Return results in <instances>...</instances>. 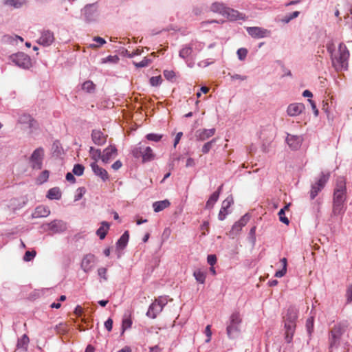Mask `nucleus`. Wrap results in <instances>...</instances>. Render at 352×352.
<instances>
[{"instance_id": "f257e3e1", "label": "nucleus", "mask_w": 352, "mask_h": 352, "mask_svg": "<svg viewBox=\"0 0 352 352\" xmlns=\"http://www.w3.org/2000/svg\"><path fill=\"white\" fill-rule=\"evenodd\" d=\"M346 331V326L342 324H338L331 329L329 335V348L330 352L338 349L339 347L343 349V352H349L350 344L344 338Z\"/></svg>"}, {"instance_id": "f03ea898", "label": "nucleus", "mask_w": 352, "mask_h": 352, "mask_svg": "<svg viewBox=\"0 0 352 352\" xmlns=\"http://www.w3.org/2000/svg\"><path fill=\"white\" fill-rule=\"evenodd\" d=\"M346 199L345 179L339 177L336 179L333 197V213L339 215L343 212L344 204Z\"/></svg>"}, {"instance_id": "7ed1b4c3", "label": "nucleus", "mask_w": 352, "mask_h": 352, "mask_svg": "<svg viewBox=\"0 0 352 352\" xmlns=\"http://www.w3.org/2000/svg\"><path fill=\"white\" fill-rule=\"evenodd\" d=\"M297 318V309L293 307L288 308L286 314L283 317L285 339L287 343L292 341L296 331Z\"/></svg>"}, {"instance_id": "20e7f679", "label": "nucleus", "mask_w": 352, "mask_h": 352, "mask_svg": "<svg viewBox=\"0 0 352 352\" xmlns=\"http://www.w3.org/2000/svg\"><path fill=\"white\" fill-rule=\"evenodd\" d=\"M349 57V52L347 47L343 45L340 44L338 51L331 55V60L333 66L336 70L346 69L348 66V58Z\"/></svg>"}, {"instance_id": "39448f33", "label": "nucleus", "mask_w": 352, "mask_h": 352, "mask_svg": "<svg viewBox=\"0 0 352 352\" xmlns=\"http://www.w3.org/2000/svg\"><path fill=\"white\" fill-rule=\"evenodd\" d=\"M330 177V174L329 173H322L319 176L317 182L312 184L311 189L310 190V198L314 199L322 190V189L324 187L326 183L328 182Z\"/></svg>"}, {"instance_id": "423d86ee", "label": "nucleus", "mask_w": 352, "mask_h": 352, "mask_svg": "<svg viewBox=\"0 0 352 352\" xmlns=\"http://www.w3.org/2000/svg\"><path fill=\"white\" fill-rule=\"evenodd\" d=\"M10 60L16 65L23 69H28L32 65L30 56L23 52H19L10 56Z\"/></svg>"}, {"instance_id": "0eeeda50", "label": "nucleus", "mask_w": 352, "mask_h": 352, "mask_svg": "<svg viewBox=\"0 0 352 352\" xmlns=\"http://www.w3.org/2000/svg\"><path fill=\"white\" fill-rule=\"evenodd\" d=\"M44 157V150L40 147L34 151L30 158V163L33 169L40 170L42 168Z\"/></svg>"}, {"instance_id": "6e6552de", "label": "nucleus", "mask_w": 352, "mask_h": 352, "mask_svg": "<svg viewBox=\"0 0 352 352\" xmlns=\"http://www.w3.org/2000/svg\"><path fill=\"white\" fill-rule=\"evenodd\" d=\"M133 155L135 157H142L143 162L151 161L154 159V154L151 147L142 148L141 146L133 150Z\"/></svg>"}, {"instance_id": "1a4fd4ad", "label": "nucleus", "mask_w": 352, "mask_h": 352, "mask_svg": "<svg viewBox=\"0 0 352 352\" xmlns=\"http://www.w3.org/2000/svg\"><path fill=\"white\" fill-rule=\"evenodd\" d=\"M164 303L161 300L156 299L148 307L146 315L148 317L151 318H155L157 315L160 313L162 309Z\"/></svg>"}, {"instance_id": "9d476101", "label": "nucleus", "mask_w": 352, "mask_h": 352, "mask_svg": "<svg viewBox=\"0 0 352 352\" xmlns=\"http://www.w3.org/2000/svg\"><path fill=\"white\" fill-rule=\"evenodd\" d=\"M95 263H96V256L94 254H86L82 260L81 265H80L81 268L82 269V270L85 272L87 273L93 269V267L95 265Z\"/></svg>"}, {"instance_id": "9b49d317", "label": "nucleus", "mask_w": 352, "mask_h": 352, "mask_svg": "<svg viewBox=\"0 0 352 352\" xmlns=\"http://www.w3.org/2000/svg\"><path fill=\"white\" fill-rule=\"evenodd\" d=\"M248 33L253 38H261L268 36L270 31L260 27H249L247 28Z\"/></svg>"}, {"instance_id": "f8f14e48", "label": "nucleus", "mask_w": 352, "mask_h": 352, "mask_svg": "<svg viewBox=\"0 0 352 352\" xmlns=\"http://www.w3.org/2000/svg\"><path fill=\"white\" fill-rule=\"evenodd\" d=\"M117 155L118 151L116 147L114 145H110L103 151L101 160L104 163L107 164L109 160L115 158Z\"/></svg>"}, {"instance_id": "ddd939ff", "label": "nucleus", "mask_w": 352, "mask_h": 352, "mask_svg": "<svg viewBox=\"0 0 352 352\" xmlns=\"http://www.w3.org/2000/svg\"><path fill=\"white\" fill-rule=\"evenodd\" d=\"M250 217L248 214L243 215L232 228L231 233L237 234L250 221Z\"/></svg>"}, {"instance_id": "4468645a", "label": "nucleus", "mask_w": 352, "mask_h": 352, "mask_svg": "<svg viewBox=\"0 0 352 352\" xmlns=\"http://www.w3.org/2000/svg\"><path fill=\"white\" fill-rule=\"evenodd\" d=\"M54 41L53 32L50 30H44L38 40V43L44 46L50 45Z\"/></svg>"}, {"instance_id": "2eb2a0df", "label": "nucleus", "mask_w": 352, "mask_h": 352, "mask_svg": "<svg viewBox=\"0 0 352 352\" xmlns=\"http://www.w3.org/2000/svg\"><path fill=\"white\" fill-rule=\"evenodd\" d=\"M305 109V105L302 103H292L288 106L287 112L289 116H297L300 115Z\"/></svg>"}, {"instance_id": "dca6fc26", "label": "nucleus", "mask_w": 352, "mask_h": 352, "mask_svg": "<svg viewBox=\"0 0 352 352\" xmlns=\"http://www.w3.org/2000/svg\"><path fill=\"white\" fill-rule=\"evenodd\" d=\"M286 141L292 149L296 150L300 146L302 138L301 136L288 134Z\"/></svg>"}, {"instance_id": "f3484780", "label": "nucleus", "mask_w": 352, "mask_h": 352, "mask_svg": "<svg viewBox=\"0 0 352 352\" xmlns=\"http://www.w3.org/2000/svg\"><path fill=\"white\" fill-rule=\"evenodd\" d=\"M91 139L94 144L101 146L105 144L107 135H104L100 130L94 129L91 133Z\"/></svg>"}, {"instance_id": "a211bd4d", "label": "nucleus", "mask_w": 352, "mask_h": 352, "mask_svg": "<svg viewBox=\"0 0 352 352\" xmlns=\"http://www.w3.org/2000/svg\"><path fill=\"white\" fill-rule=\"evenodd\" d=\"M224 16H226L227 18L231 21L245 20L246 19L244 14L230 8H227V10Z\"/></svg>"}, {"instance_id": "6ab92c4d", "label": "nucleus", "mask_w": 352, "mask_h": 352, "mask_svg": "<svg viewBox=\"0 0 352 352\" xmlns=\"http://www.w3.org/2000/svg\"><path fill=\"white\" fill-rule=\"evenodd\" d=\"M90 166L94 173L97 176L100 177L103 181L109 179L107 171L102 167H100L96 162H92Z\"/></svg>"}, {"instance_id": "aec40b11", "label": "nucleus", "mask_w": 352, "mask_h": 352, "mask_svg": "<svg viewBox=\"0 0 352 352\" xmlns=\"http://www.w3.org/2000/svg\"><path fill=\"white\" fill-rule=\"evenodd\" d=\"M97 8L94 4L87 5L84 8V14L88 21H92L96 19Z\"/></svg>"}, {"instance_id": "412c9836", "label": "nucleus", "mask_w": 352, "mask_h": 352, "mask_svg": "<svg viewBox=\"0 0 352 352\" xmlns=\"http://www.w3.org/2000/svg\"><path fill=\"white\" fill-rule=\"evenodd\" d=\"M50 214V210L47 206H38L32 213L33 218L46 217Z\"/></svg>"}, {"instance_id": "4be33fe9", "label": "nucleus", "mask_w": 352, "mask_h": 352, "mask_svg": "<svg viewBox=\"0 0 352 352\" xmlns=\"http://www.w3.org/2000/svg\"><path fill=\"white\" fill-rule=\"evenodd\" d=\"M215 129H202L197 131V138L199 140L204 141L209 138L213 136L215 133Z\"/></svg>"}, {"instance_id": "5701e85b", "label": "nucleus", "mask_w": 352, "mask_h": 352, "mask_svg": "<svg viewBox=\"0 0 352 352\" xmlns=\"http://www.w3.org/2000/svg\"><path fill=\"white\" fill-rule=\"evenodd\" d=\"M19 122L21 124H28L30 129L36 128L37 126L36 121L28 114L21 116L19 119Z\"/></svg>"}, {"instance_id": "b1692460", "label": "nucleus", "mask_w": 352, "mask_h": 352, "mask_svg": "<svg viewBox=\"0 0 352 352\" xmlns=\"http://www.w3.org/2000/svg\"><path fill=\"white\" fill-rule=\"evenodd\" d=\"M221 187L222 186H221L218 190L213 192L209 199L207 201L206 204V208L207 209H211L213 208L214 204L217 202V201L219 199V194H220V190L221 189Z\"/></svg>"}, {"instance_id": "393cba45", "label": "nucleus", "mask_w": 352, "mask_h": 352, "mask_svg": "<svg viewBox=\"0 0 352 352\" xmlns=\"http://www.w3.org/2000/svg\"><path fill=\"white\" fill-rule=\"evenodd\" d=\"M241 318L239 312L233 313L230 316V324L227 327V331L230 332L233 325H239L241 323Z\"/></svg>"}, {"instance_id": "a878e982", "label": "nucleus", "mask_w": 352, "mask_h": 352, "mask_svg": "<svg viewBox=\"0 0 352 352\" xmlns=\"http://www.w3.org/2000/svg\"><path fill=\"white\" fill-rule=\"evenodd\" d=\"M170 206L168 200L155 201L153 204V208L155 212H160Z\"/></svg>"}, {"instance_id": "bb28decb", "label": "nucleus", "mask_w": 352, "mask_h": 352, "mask_svg": "<svg viewBox=\"0 0 352 352\" xmlns=\"http://www.w3.org/2000/svg\"><path fill=\"white\" fill-rule=\"evenodd\" d=\"M210 9L212 12H218L224 16L227 10V7L222 3L215 2L212 4Z\"/></svg>"}, {"instance_id": "cd10ccee", "label": "nucleus", "mask_w": 352, "mask_h": 352, "mask_svg": "<svg viewBox=\"0 0 352 352\" xmlns=\"http://www.w3.org/2000/svg\"><path fill=\"white\" fill-rule=\"evenodd\" d=\"M109 228V224L107 222H102L101 226L96 231V234L100 237V239H103L105 238Z\"/></svg>"}, {"instance_id": "c85d7f7f", "label": "nucleus", "mask_w": 352, "mask_h": 352, "mask_svg": "<svg viewBox=\"0 0 352 352\" xmlns=\"http://www.w3.org/2000/svg\"><path fill=\"white\" fill-rule=\"evenodd\" d=\"M193 276L198 283L204 284L206 278V272L201 269H198L194 271Z\"/></svg>"}, {"instance_id": "c756f323", "label": "nucleus", "mask_w": 352, "mask_h": 352, "mask_svg": "<svg viewBox=\"0 0 352 352\" xmlns=\"http://www.w3.org/2000/svg\"><path fill=\"white\" fill-rule=\"evenodd\" d=\"M47 197L50 199H60L61 197V192L58 188H50L47 195Z\"/></svg>"}, {"instance_id": "7c9ffc66", "label": "nucleus", "mask_w": 352, "mask_h": 352, "mask_svg": "<svg viewBox=\"0 0 352 352\" xmlns=\"http://www.w3.org/2000/svg\"><path fill=\"white\" fill-rule=\"evenodd\" d=\"M129 239V234L128 231H126L118 239L117 242V245L121 248L123 249L126 245Z\"/></svg>"}, {"instance_id": "2f4dec72", "label": "nucleus", "mask_w": 352, "mask_h": 352, "mask_svg": "<svg viewBox=\"0 0 352 352\" xmlns=\"http://www.w3.org/2000/svg\"><path fill=\"white\" fill-rule=\"evenodd\" d=\"M25 0H5L4 4L19 8L25 3Z\"/></svg>"}, {"instance_id": "473e14b6", "label": "nucleus", "mask_w": 352, "mask_h": 352, "mask_svg": "<svg viewBox=\"0 0 352 352\" xmlns=\"http://www.w3.org/2000/svg\"><path fill=\"white\" fill-rule=\"evenodd\" d=\"M280 262L282 263V265H283V269L279 270V271H277L275 274V276L276 277H278V278H280V277H283V276H285V274H286L287 272V260L286 258H283L280 259Z\"/></svg>"}, {"instance_id": "72a5a7b5", "label": "nucleus", "mask_w": 352, "mask_h": 352, "mask_svg": "<svg viewBox=\"0 0 352 352\" xmlns=\"http://www.w3.org/2000/svg\"><path fill=\"white\" fill-rule=\"evenodd\" d=\"M96 88L95 84L91 80H87L82 85V89L88 92L92 93L94 91Z\"/></svg>"}, {"instance_id": "f704fd0d", "label": "nucleus", "mask_w": 352, "mask_h": 352, "mask_svg": "<svg viewBox=\"0 0 352 352\" xmlns=\"http://www.w3.org/2000/svg\"><path fill=\"white\" fill-rule=\"evenodd\" d=\"M89 154L93 160H94V162H98L99 159H101L102 153L100 149L94 148V147H90Z\"/></svg>"}, {"instance_id": "c9c22d12", "label": "nucleus", "mask_w": 352, "mask_h": 352, "mask_svg": "<svg viewBox=\"0 0 352 352\" xmlns=\"http://www.w3.org/2000/svg\"><path fill=\"white\" fill-rule=\"evenodd\" d=\"M30 342L29 338L27 335L24 334L22 337L18 340L17 347L19 349H26L28 343Z\"/></svg>"}, {"instance_id": "e433bc0d", "label": "nucleus", "mask_w": 352, "mask_h": 352, "mask_svg": "<svg viewBox=\"0 0 352 352\" xmlns=\"http://www.w3.org/2000/svg\"><path fill=\"white\" fill-rule=\"evenodd\" d=\"M151 62H152V60L150 58H148L147 57H144V59L139 63L133 62V65L137 68L145 67L148 66L151 63Z\"/></svg>"}, {"instance_id": "4c0bfd02", "label": "nucleus", "mask_w": 352, "mask_h": 352, "mask_svg": "<svg viewBox=\"0 0 352 352\" xmlns=\"http://www.w3.org/2000/svg\"><path fill=\"white\" fill-rule=\"evenodd\" d=\"M314 318L309 317L306 320V329L309 336L314 331Z\"/></svg>"}, {"instance_id": "58836bf2", "label": "nucleus", "mask_w": 352, "mask_h": 352, "mask_svg": "<svg viewBox=\"0 0 352 352\" xmlns=\"http://www.w3.org/2000/svg\"><path fill=\"white\" fill-rule=\"evenodd\" d=\"M192 52V47H185L179 51V56L186 58L191 54Z\"/></svg>"}, {"instance_id": "ea45409f", "label": "nucleus", "mask_w": 352, "mask_h": 352, "mask_svg": "<svg viewBox=\"0 0 352 352\" xmlns=\"http://www.w3.org/2000/svg\"><path fill=\"white\" fill-rule=\"evenodd\" d=\"M85 168L81 164H76L73 168V173L77 176H81L84 173Z\"/></svg>"}, {"instance_id": "a19ab883", "label": "nucleus", "mask_w": 352, "mask_h": 352, "mask_svg": "<svg viewBox=\"0 0 352 352\" xmlns=\"http://www.w3.org/2000/svg\"><path fill=\"white\" fill-rule=\"evenodd\" d=\"M146 139L149 141L159 142L162 138V135L156 133H148L146 136Z\"/></svg>"}, {"instance_id": "79ce46f5", "label": "nucleus", "mask_w": 352, "mask_h": 352, "mask_svg": "<svg viewBox=\"0 0 352 352\" xmlns=\"http://www.w3.org/2000/svg\"><path fill=\"white\" fill-rule=\"evenodd\" d=\"M50 173L48 170H43L38 177V181L40 184L45 182L49 178Z\"/></svg>"}, {"instance_id": "37998d69", "label": "nucleus", "mask_w": 352, "mask_h": 352, "mask_svg": "<svg viewBox=\"0 0 352 352\" xmlns=\"http://www.w3.org/2000/svg\"><path fill=\"white\" fill-rule=\"evenodd\" d=\"M132 325V320L129 318H126L123 319L122 324V333L127 329L131 328Z\"/></svg>"}, {"instance_id": "c03bdc74", "label": "nucleus", "mask_w": 352, "mask_h": 352, "mask_svg": "<svg viewBox=\"0 0 352 352\" xmlns=\"http://www.w3.org/2000/svg\"><path fill=\"white\" fill-rule=\"evenodd\" d=\"M36 254V252L35 250L27 251L23 256V260L25 261H30L35 257Z\"/></svg>"}, {"instance_id": "a18cd8bd", "label": "nucleus", "mask_w": 352, "mask_h": 352, "mask_svg": "<svg viewBox=\"0 0 352 352\" xmlns=\"http://www.w3.org/2000/svg\"><path fill=\"white\" fill-rule=\"evenodd\" d=\"M215 142V139L206 142L202 147L201 151L203 153H208L212 148V144Z\"/></svg>"}, {"instance_id": "49530a36", "label": "nucleus", "mask_w": 352, "mask_h": 352, "mask_svg": "<svg viewBox=\"0 0 352 352\" xmlns=\"http://www.w3.org/2000/svg\"><path fill=\"white\" fill-rule=\"evenodd\" d=\"M107 269L106 267H100L98 270V276L102 278L104 280H107Z\"/></svg>"}, {"instance_id": "de8ad7c7", "label": "nucleus", "mask_w": 352, "mask_h": 352, "mask_svg": "<svg viewBox=\"0 0 352 352\" xmlns=\"http://www.w3.org/2000/svg\"><path fill=\"white\" fill-rule=\"evenodd\" d=\"M162 82L161 76H153L150 78V83L152 86H157Z\"/></svg>"}, {"instance_id": "09e8293b", "label": "nucleus", "mask_w": 352, "mask_h": 352, "mask_svg": "<svg viewBox=\"0 0 352 352\" xmlns=\"http://www.w3.org/2000/svg\"><path fill=\"white\" fill-rule=\"evenodd\" d=\"M279 219L283 223L288 225L289 221V219L285 217L284 209H280L278 212Z\"/></svg>"}, {"instance_id": "8fccbe9b", "label": "nucleus", "mask_w": 352, "mask_h": 352, "mask_svg": "<svg viewBox=\"0 0 352 352\" xmlns=\"http://www.w3.org/2000/svg\"><path fill=\"white\" fill-rule=\"evenodd\" d=\"M239 325H237V324L233 325L230 332L229 333V331H227V334L229 338H234L235 334L239 332Z\"/></svg>"}, {"instance_id": "3c124183", "label": "nucleus", "mask_w": 352, "mask_h": 352, "mask_svg": "<svg viewBox=\"0 0 352 352\" xmlns=\"http://www.w3.org/2000/svg\"><path fill=\"white\" fill-rule=\"evenodd\" d=\"M228 214V208L221 207L218 214V218L220 221L226 219V215Z\"/></svg>"}, {"instance_id": "603ef678", "label": "nucleus", "mask_w": 352, "mask_h": 352, "mask_svg": "<svg viewBox=\"0 0 352 352\" xmlns=\"http://www.w3.org/2000/svg\"><path fill=\"white\" fill-rule=\"evenodd\" d=\"M94 41H96L97 43H98L99 45H96V44H90V47H93V48H96V47H98L103 44H104L106 43L105 40L101 37H99V36H96L94 38Z\"/></svg>"}, {"instance_id": "864d4df0", "label": "nucleus", "mask_w": 352, "mask_h": 352, "mask_svg": "<svg viewBox=\"0 0 352 352\" xmlns=\"http://www.w3.org/2000/svg\"><path fill=\"white\" fill-rule=\"evenodd\" d=\"M248 50L245 48H240L237 50V55L240 60H243L246 57Z\"/></svg>"}, {"instance_id": "5fc2aeb1", "label": "nucleus", "mask_w": 352, "mask_h": 352, "mask_svg": "<svg viewBox=\"0 0 352 352\" xmlns=\"http://www.w3.org/2000/svg\"><path fill=\"white\" fill-rule=\"evenodd\" d=\"M62 226V221L55 220L50 223V228L52 230H57V228L60 227Z\"/></svg>"}, {"instance_id": "6e6d98bb", "label": "nucleus", "mask_w": 352, "mask_h": 352, "mask_svg": "<svg viewBox=\"0 0 352 352\" xmlns=\"http://www.w3.org/2000/svg\"><path fill=\"white\" fill-rule=\"evenodd\" d=\"M142 52H143L142 50L137 49V50L133 51L131 53H130L128 50H126V54L128 57L132 58V57H133L135 56L140 55Z\"/></svg>"}, {"instance_id": "4d7b16f0", "label": "nucleus", "mask_w": 352, "mask_h": 352, "mask_svg": "<svg viewBox=\"0 0 352 352\" xmlns=\"http://www.w3.org/2000/svg\"><path fill=\"white\" fill-rule=\"evenodd\" d=\"M163 74L167 80H171L175 77V72L171 70H164Z\"/></svg>"}, {"instance_id": "13d9d810", "label": "nucleus", "mask_w": 352, "mask_h": 352, "mask_svg": "<svg viewBox=\"0 0 352 352\" xmlns=\"http://www.w3.org/2000/svg\"><path fill=\"white\" fill-rule=\"evenodd\" d=\"M232 204V199L228 197L224 201H223L221 207L228 209L230 207Z\"/></svg>"}, {"instance_id": "bf43d9fd", "label": "nucleus", "mask_w": 352, "mask_h": 352, "mask_svg": "<svg viewBox=\"0 0 352 352\" xmlns=\"http://www.w3.org/2000/svg\"><path fill=\"white\" fill-rule=\"evenodd\" d=\"M207 261L211 266H213L217 262L216 256L214 254L208 255L207 258Z\"/></svg>"}, {"instance_id": "052dcab7", "label": "nucleus", "mask_w": 352, "mask_h": 352, "mask_svg": "<svg viewBox=\"0 0 352 352\" xmlns=\"http://www.w3.org/2000/svg\"><path fill=\"white\" fill-rule=\"evenodd\" d=\"M308 102L310 103L311 107L314 112L315 116H317L318 115V110L317 109L315 102L311 99H308Z\"/></svg>"}, {"instance_id": "680f3d73", "label": "nucleus", "mask_w": 352, "mask_h": 352, "mask_svg": "<svg viewBox=\"0 0 352 352\" xmlns=\"http://www.w3.org/2000/svg\"><path fill=\"white\" fill-rule=\"evenodd\" d=\"M346 298L348 302H352V284L347 289Z\"/></svg>"}, {"instance_id": "e2e57ef3", "label": "nucleus", "mask_w": 352, "mask_h": 352, "mask_svg": "<svg viewBox=\"0 0 352 352\" xmlns=\"http://www.w3.org/2000/svg\"><path fill=\"white\" fill-rule=\"evenodd\" d=\"M105 328L107 329L108 331H111L113 327V320L111 318H109L105 322H104Z\"/></svg>"}, {"instance_id": "0e129e2a", "label": "nucleus", "mask_w": 352, "mask_h": 352, "mask_svg": "<svg viewBox=\"0 0 352 352\" xmlns=\"http://www.w3.org/2000/svg\"><path fill=\"white\" fill-rule=\"evenodd\" d=\"M201 230L203 231L202 234L205 235V231L208 232L209 230V223L204 221V223L201 226Z\"/></svg>"}, {"instance_id": "69168bd1", "label": "nucleus", "mask_w": 352, "mask_h": 352, "mask_svg": "<svg viewBox=\"0 0 352 352\" xmlns=\"http://www.w3.org/2000/svg\"><path fill=\"white\" fill-rule=\"evenodd\" d=\"M210 328H211V326L210 324H208L206 326V329H205V333L208 337V340H206L207 342H209L210 340V338L212 336V331H211Z\"/></svg>"}, {"instance_id": "338daca9", "label": "nucleus", "mask_w": 352, "mask_h": 352, "mask_svg": "<svg viewBox=\"0 0 352 352\" xmlns=\"http://www.w3.org/2000/svg\"><path fill=\"white\" fill-rule=\"evenodd\" d=\"M122 162L120 160H117L112 164L111 167L113 170H117L120 169L122 167Z\"/></svg>"}, {"instance_id": "774afa93", "label": "nucleus", "mask_w": 352, "mask_h": 352, "mask_svg": "<svg viewBox=\"0 0 352 352\" xmlns=\"http://www.w3.org/2000/svg\"><path fill=\"white\" fill-rule=\"evenodd\" d=\"M232 80H245L247 79V76H241L239 74H234L231 76Z\"/></svg>"}]
</instances>
